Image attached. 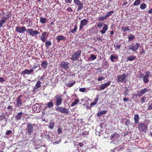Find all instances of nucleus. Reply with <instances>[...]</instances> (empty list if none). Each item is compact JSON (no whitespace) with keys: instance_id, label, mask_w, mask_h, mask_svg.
Here are the masks:
<instances>
[{"instance_id":"f257e3e1","label":"nucleus","mask_w":152,"mask_h":152,"mask_svg":"<svg viewBox=\"0 0 152 152\" xmlns=\"http://www.w3.org/2000/svg\"><path fill=\"white\" fill-rule=\"evenodd\" d=\"M36 128V125L35 124L29 123L27 124L26 133L28 135H31L33 133L34 130Z\"/></svg>"},{"instance_id":"f03ea898","label":"nucleus","mask_w":152,"mask_h":152,"mask_svg":"<svg viewBox=\"0 0 152 152\" xmlns=\"http://www.w3.org/2000/svg\"><path fill=\"white\" fill-rule=\"evenodd\" d=\"M152 75L149 71H146L145 72V74L144 75L143 74L140 73L139 76L140 78H142L143 82L145 83H147L149 81L148 77Z\"/></svg>"},{"instance_id":"7ed1b4c3","label":"nucleus","mask_w":152,"mask_h":152,"mask_svg":"<svg viewBox=\"0 0 152 152\" xmlns=\"http://www.w3.org/2000/svg\"><path fill=\"white\" fill-rule=\"evenodd\" d=\"M128 74H124L121 75H118V76L117 81L118 82H122L126 83L127 81L126 78L128 76Z\"/></svg>"},{"instance_id":"20e7f679","label":"nucleus","mask_w":152,"mask_h":152,"mask_svg":"<svg viewBox=\"0 0 152 152\" xmlns=\"http://www.w3.org/2000/svg\"><path fill=\"white\" fill-rule=\"evenodd\" d=\"M81 51L80 50L75 52L72 55L71 60L73 61H76L79 60L81 55Z\"/></svg>"},{"instance_id":"39448f33","label":"nucleus","mask_w":152,"mask_h":152,"mask_svg":"<svg viewBox=\"0 0 152 152\" xmlns=\"http://www.w3.org/2000/svg\"><path fill=\"white\" fill-rule=\"evenodd\" d=\"M119 136L118 134L116 133L112 134L109 137L110 140H112V141L110 143L116 144L117 143V140L116 141H115L118 139Z\"/></svg>"},{"instance_id":"423d86ee","label":"nucleus","mask_w":152,"mask_h":152,"mask_svg":"<svg viewBox=\"0 0 152 152\" xmlns=\"http://www.w3.org/2000/svg\"><path fill=\"white\" fill-rule=\"evenodd\" d=\"M54 98L55 99V103L56 106L58 107L61 104L62 102V99L61 96L59 95H56Z\"/></svg>"},{"instance_id":"0eeeda50","label":"nucleus","mask_w":152,"mask_h":152,"mask_svg":"<svg viewBox=\"0 0 152 152\" xmlns=\"http://www.w3.org/2000/svg\"><path fill=\"white\" fill-rule=\"evenodd\" d=\"M138 128L140 131L145 132L147 130L148 127L145 124L140 123L138 126Z\"/></svg>"},{"instance_id":"6e6552de","label":"nucleus","mask_w":152,"mask_h":152,"mask_svg":"<svg viewBox=\"0 0 152 152\" xmlns=\"http://www.w3.org/2000/svg\"><path fill=\"white\" fill-rule=\"evenodd\" d=\"M56 111H59L62 113H65L68 114L69 110L66 108H63L62 107H56Z\"/></svg>"},{"instance_id":"1a4fd4ad","label":"nucleus","mask_w":152,"mask_h":152,"mask_svg":"<svg viewBox=\"0 0 152 152\" xmlns=\"http://www.w3.org/2000/svg\"><path fill=\"white\" fill-rule=\"evenodd\" d=\"M76 5H77L78 8L77 10V11L79 12L80 10L83 8V4L81 2L80 0H74Z\"/></svg>"},{"instance_id":"9d476101","label":"nucleus","mask_w":152,"mask_h":152,"mask_svg":"<svg viewBox=\"0 0 152 152\" xmlns=\"http://www.w3.org/2000/svg\"><path fill=\"white\" fill-rule=\"evenodd\" d=\"M149 91L148 88H145L137 92V95L139 97L142 96V94Z\"/></svg>"},{"instance_id":"9b49d317","label":"nucleus","mask_w":152,"mask_h":152,"mask_svg":"<svg viewBox=\"0 0 152 152\" xmlns=\"http://www.w3.org/2000/svg\"><path fill=\"white\" fill-rule=\"evenodd\" d=\"M27 32L28 33L30 36H34V35L38 34L39 33V32L36 30H33L32 29H28L27 30Z\"/></svg>"},{"instance_id":"f8f14e48","label":"nucleus","mask_w":152,"mask_h":152,"mask_svg":"<svg viewBox=\"0 0 152 152\" xmlns=\"http://www.w3.org/2000/svg\"><path fill=\"white\" fill-rule=\"evenodd\" d=\"M111 83V81H108L107 83H105L104 84H101L99 86L100 89H98V90H104L107 86L110 85Z\"/></svg>"},{"instance_id":"ddd939ff","label":"nucleus","mask_w":152,"mask_h":152,"mask_svg":"<svg viewBox=\"0 0 152 152\" xmlns=\"http://www.w3.org/2000/svg\"><path fill=\"white\" fill-rule=\"evenodd\" d=\"M88 21L86 19L82 20L80 21V23L79 27L80 30H82L83 28V26L86 25L88 23Z\"/></svg>"},{"instance_id":"4468645a","label":"nucleus","mask_w":152,"mask_h":152,"mask_svg":"<svg viewBox=\"0 0 152 152\" xmlns=\"http://www.w3.org/2000/svg\"><path fill=\"white\" fill-rule=\"evenodd\" d=\"M48 36V33L45 32L43 33L40 37L41 40L43 42H45Z\"/></svg>"},{"instance_id":"2eb2a0df","label":"nucleus","mask_w":152,"mask_h":152,"mask_svg":"<svg viewBox=\"0 0 152 152\" xmlns=\"http://www.w3.org/2000/svg\"><path fill=\"white\" fill-rule=\"evenodd\" d=\"M69 63L67 62L63 61L59 65L60 67L67 70L69 68Z\"/></svg>"},{"instance_id":"dca6fc26","label":"nucleus","mask_w":152,"mask_h":152,"mask_svg":"<svg viewBox=\"0 0 152 152\" xmlns=\"http://www.w3.org/2000/svg\"><path fill=\"white\" fill-rule=\"evenodd\" d=\"M26 30V27L24 26L20 28L18 26H17L15 29V31L19 33H23Z\"/></svg>"},{"instance_id":"f3484780","label":"nucleus","mask_w":152,"mask_h":152,"mask_svg":"<svg viewBox=\"0 0 152 152\" xmlns=\"http://www.w3.org/2000/svg\"><path fill=\"white\" fill-rule=\"evenodd\" d=\"M108 28V26L106 24H104L103 25V28L102 30L100 31V32L102 34H104L107 30Z\"/></svg>"},{"instance_id":"a211bd4d","label":"nucleus","mask_w":152,"mask_h":152,"mask_svg":"<svg viewBox=\"0 0 152 152\" xmlns=\"http://www.w3.org/2000/svg\"><path fill=\"white\" fill-rule=\"evenodd\" d=\"M41 82L39 81H38L37 83L35 86L34 88L33 91L35 92L37 91V89L38 88L40 87L41 86Z\"/></svg>"},{"instance_id":"6ab92c4d","label":"nucleus","mask_w":152,"mask_h":152,"mask_svg":"<svg viewBox=\"0 0 152 152\" xmlns=\"http://www.w3.org/2000/svg\"><path fill=\"white\" fill-rule=\"evenodd\" d=\"M140 117L138 114H136L134 115V124H138L139 123V120Z\"/></svg>"},{"instance_id":"aec40b11","label":"nucleus","mask_w":152,"mask_h":152,"mask_svg":"<svg viewBox=\"0 0 152 152\" xmlns=\"http://www.w3.org/2000/svg\"><path fill=\"white\" fill-rule=\"evenodd\" d=\"M22 96L20 95L17 98V105L19 107L21 105L22 102H21L22 99H21Z\"/></svg>"},{"instance_id":"412c9836","label":"nucleus","mask_w":152,"mask_h":152,"mask_svg":"<svg viewBox=\"0 0 152 152\" xmlns=\"http://www.w3.org/2000/svg\"><path fill=\"white\" fill-rule=\"evenodd\" d=\"M56 39L57 40L58 42H59L61 40H65L66 38L65 37L60 35L56 37Z\"/></svg>"},{"instance_id":"4be33fe9","label":"nucleus","mask_w":152,"mask_h":152,"mask_svg":"<svg viewBox=\"0 0 152 152\" xmlns=\"http://www.w3.org/2000/svg\"><path fill=\"white\" fill-rule=\"evenodd\" d=\"M33 72V70L31 69H26L22 72V73L23 74L29 75L31 74Z\"/></svg>"},{"instance_id":"5701e85b","label":"nucleus","mask_w":152,"mask_h":152,"mask_svg":"<svg viewBox=\"0 0 152 152\" xmlns=\"http://www.w3.org/2000/svg\"><path fill=\"white\" fill-rule=\"evenodd\" d=\"M22 113H23L21 112H20L18 113L15 117L16 120L18 121L20 120L21 119V117L22 116Z\"/></svg>"},{"instance_id":"b1692460","label":"nucleus","mask_w":152,"mask_h":152,"mask_svg":"<svg viewBox=\"0 0 152 152\" xmlns=\"http://www.w3.org/2000/svg\"><path fill=\"white\" fill-rule=\"evenodd\" d=\"M38 106L39 107V105L38 104H36L33 106V109L34 110L37 111V112L39 111V108Z\"/></svg>"},{"instance_id":"393cba45","label":"nucleus","mask_w":152,"mask_h":152,"mask_svg":"<svg viewBox=\"0 0 152 152\" xmlns=\"http://www.w3.org/2000/svg\"><path fill=\"white\" fill-rule=\"evenodd\" d=\"M6 113H2V114L0 116V121L3 120H6V121H7V118H6Z\"/></svg>"},{"instance_id":"a878e982","label":"nucleus","mask_w":152,"mask_h":152,"mask_svg":"<svg viewBox=\"0 0 152 152\" xmlns=\"http://www.w3.org/2000/svg\"><path fill=\"white\" fill-rule=\"evenodd\" d=\"M140 45L139 43H137L134 46H133V48L134 49V51L135 52L136 51L138 48L140 47Z\"/></svg>"},{"instance_id":"bb28decb","label":"nucleus","mask_w":152,"mask_h":152,"mask_svg":"<svg viewBox=\"0 0 152 152\" xmlns=\"http://www.w3.org/2000/svg\"><path fill=\"white\" fill-rule=\"evenodd\" d=\"M40 21L42 23H45L47 22V20L46 18L42 17H40Z\"/></svg>"},{"instance_id":"cd10ccee","label":"nucleus","mask_w":152,"mask_h":152,"mask_svg":"<svg viewBox=\"0 0 152 152\" xmlns=\"http://www.w3.org/2000/svg\"><path fill=\"white\" fill-rule=\"evenodd\" d=\"M48 63L46 61H43L42 62L41 66L44 68H46L47 66Z\"/></svg>"},{"instance_id":"c85d7f7f","label":"nucleus","mask_w":152,"mask_h":152,"mask_svg":"<svg viewBox=\"0 0 152 152\" xmlns=\"http://www.w3.org/2000/svg\"><path fill=\"white\" fill-rule=\"evenodd\" d=\"M107 112L106 110H103L102 111H101L99 112H98L97 113V116L98 117L100 116L101 115H103L105 114Z\"/></svg>"},{"instance_id":"c756f323","label":"nucleus","mask_w":152,"mask_h":152,"mask_svg":"<svg viewBox=\"0 0 152 152\" xmlns=\"http://www.w3.org/2000/svg\"><path fill=\"white\" fill-rule=\"evenodd\" d=\"M136 58V56H129L128 57V60L132 61L134 60Z\"/></svg>"},{"instance_id":"7c9ffc66","label":"nucleus","mask_w":152,"mask_h":152,"mask_svg":"<svg viewBox=\"0 0 152 152\" xmlns=\"http://www.w3.org/2000/svg\"><path fill=\"white\" fill-rule=\"evenodd\" d=\"M79 102V100L78 99H75V101L72 103L71 104V106L72 107H73L75 106Z\"/></svg>"},{"instance_id":"2f4dec72","label":"nucleus","mask_w":152,"mask_h":152,"mask_svg":"<svg viewBox=\"0 0 152 152\" xmlns=\"http://www.w3.org/2000/svg\"><path fill=\"white\" fill-rule=\"evenodd\" d=\"M47 105L48 107L51 108L53 106V103L52 102V101H51L48 102L47 103Z\"/></svg>"},{"instance_id":"473e14b6","label":"nucleus","mask_w":152,"mask_h":152,"mask_svg":"<svg viewBox=\"0 0 152 152\" xmlns=\"http://www.w3.org/2000/svg\"><path fill=\"white\" fill-rule=\"evenodd\" d=\"M135 38V37L134 35L133 34H130L129 36L128 39L129 40L128 41L129 42Z\"/></svg>"},{"instance_id":"72a5a7b5","label":"nucleus","mask_w":152,"mask_h":152,"mask_svg":"<svg viewBox=\"0 0 152 152\" xmlns=\"http://www.w3.org/2000/svg\"><path fill=\"white\" fill-rule=\"evenodd\" d=\"M45 47L47 48H48L49 46H50L52 44L51 42L49 41H47L45 42Z\"/></svg>"},{"instance_id":"f704fd0d","label":"nucleus","mask_w":152,"mask_h":152,"mask_svg":"<svg viewBox=\"0 0 152 152\" xmlns=\"http://www.w3.org/2000/svg\"><path fill=\"white\" fill-rule=\"evenodd\" d=\"M129 26H126V27H124L123 26L121 28V30H122L124 32L129 31Z\"/></svg>"},{"instance_id":"c9c22d12","label":"nucleus","mask_w":152,"mask_h":152,"mask_svg":"<svg viewBox=\"0 0 152 152\" xmlns=\"http://www.w3.org/2000/svg\"><path fill=\"white\" fill-rule=\"evenodd\" d=\"M75 83V81H74L73 82L71 83H67L66 84V85L67 87H72Z\"/></svg>"},{"instance_id":"e433bc0d","label":"nucleus","mask_w":152,"mask_h":152,"mask_svg":"<svg viewBox=\"0 0 152 152\" xmlns=\"http://www.w3.org/2000/svg\"><path fill=\"white\" fill-rule=\"evenodd\" d=\"M6 22L5 19H3L0 20V28L3 26V24Z\"/></svg>"},{"instance_id":"4c0bfd02","label":"nucleus","mask_w":152,"mask_h":152,"mask_svg":"<svg viewBox=\"0 0 152 152\" xmlns=\"http://www.w3.org/2000/svg\"><path fill=\"white\" fill-rule=\"evenodd\" d=\"M140 3V0H136L134 3V5L137 6L139 5Z\"/></svg>"},{"instance_id":"58836bf2","label":"nucleus","mask_w":152,"mask_h":152,"mask_svg":"<svg viewBox=\"0 0 152 152\" xmlns=\"http://www.w3.org/2000/svg\"><path fill=\"white\" fill-rule=\"evenodd\" d=\"M107 18V17L105 16H102L100 17L99 19V20L100 21H103L105 19Z\"/></svg>"},{"instance_id":"ea45409f","label":"nucleus","mask_w":152,"mask_h":152,"mask_svg":"<svg viewBox=\"0 0 152 152\" xmlns=\"http://www.w3.org/2000/svg\"><path fill=\"white\" fill-rule=\"evenodd\" d=\"M146 7V5L145 4L143 3L141 4L140 6V8L142 9L143 10L145 9Z\"/></svg>"},{"instance_id":"a19ab883","label":"nucleus","mask_w":152,"mask_h":152,"mask_svg":"<svg viewBox=\"0 0 152 152\" xmlns=\"http://www.w3.org/2000/svg\"><path fill=\"white\" fill-rule=\"evenodd\" d=\"M77 27L76 25H75L74 26V28L72 29L70 32L72 33H73L77 29Z\"/></svg>"},{"instance_id":"79ce46f5","label":"nucleus","mask_w":152,"mask_h":152,"mask_svg":"<svg viewBox=\"0 0 152 152\" xmlns=\"http://www.w3.org/2000/svg\"><path fill=\"white\" fill-rule=\"evenodd\" d=\"M96 58V57L95 55L93 54H91L90 55V59L92 60H93Z\"/></svg>"},{"instance_id":"37998d69","label":"nucleus","mask_w":152,"mask_h":152,"mask_svg":"<svg viewBox=\"0 0 152 152\" xmlns=\"http://www.w3.org/2000/svg\"><path fill=\"white\" fill-rule=\"evenodd\" d=\"M114 12L113 11H111L110 12H108L107 13L106 16L107 17V18L109 16L111 15L112 14H113L114 13Z\"/></svg>"},{"instance_id":"c03bdc74","label":"nucleus","mask_w":152,"mask_h":152,"mask_svg":"<svg viewBox=\"0 0 152 152\" xmlns=\"http://www.w3.org/2000/svg\"><path fill=\"white\" fill-rule=\"evenodd\" d=\"M103 23L102 22H100L97 25V27L99 28H101L103 26Z\"/></svg>"},{"instance_id":"a18cd8bd","label":"nucleus","mask_w":152,"mask_h":152,"mask_svg":"<svg viewBox=\"0 0 152 152\" xmlns=\"http://www.w3.org/2000/svg\"><path fill=\"white\" fill-rule=\"evenodd\" d=\"M12 133V131L11 130H9L6 132L5 134L6 135H10Z\"/></svg>"},{"instance_id":"49530a36","label":"nucleus","mask_w":152,"mask_h":152,"mask_svg":"<svg viewBox=\"0 0 152 152\" xmlns=\"http://www.w3.org/2000/svg\"><path fill=\"white\" fill-rule=\"evenodd\" d=\"M86 90V89L85 88H80L79 89V91L81 92H84Z\"/></svg>"},{"instance_id":"de8ad7c7","label":"nucleus","mask_w":152,"mask_h":152,"mask_svg":"<svg viewBox=\"0 0 152 152\" xmlns=\"http://www.w3.org/2000/svg\"><path fill=\"white\" fill-rule=\"evenodd\" d=\"M110 58H111V61H113V62L114 61V60L116 58V57L113 56V55H111L110 56Z\"/></svg>"},{"instance_id":"09e8293b","label":"nucleus","mask_w":152,"mask_h":152,"mask_svg":"<svg viewBox=\"0 0 152 152\" xmlns=\"http://www.w3.org/2000/svg\"><path fill=\"white\" fill-rule=\"evenodd\" d=\"M99 96L98 95H96L94 101V102L96 104L97 103V101L99 99Z\"/></svg>"},{"instance_id":"8fccbe9b","label":"nucleus","mask_w":152,"mask_h":152,"mask_svg":"<svg viewBox=\"0 0 152 152\" xmlns=\"http://www.w3.org/2000/svg\"><path fill=\"white\" fill-rule=\"evenodd\" d=\"M54 126L53 123H50L49 124V127L50 128L53 129Z\"/></svg>"},{"instance_id":"3c124183","label":"nucleus","mask_w":152,"mask_h":152,"mask_svg":"<svg viewBox=\"0 0 152 152\" xmlns=\"http://www.w3.org/2000/svg\"><path fill=\"white\" fill-rule=\"evenodd\" d=\"M84 143H85V144L86 143H85L84 142H80L79 143V145L81 147H82L84 145Z\"/></svg>"},{"instance_id":"603ef678","label":"nucleus","mask_w":152,"mask_h":152,"mask_svg":"<svg viewBox=\"0 0 152 152\" xmlns=\"http://www.w3.org/2000/svg\"><path fill=\"white\" fill-rule=\"evenodd\" d=\"M148 109L150 110H152V104L148 107Z\"/></svg>"},{"instance_id":"864d4df0","label":"nucleus","mask_w":152,"mask_h":152,"mask_svg":"<svg viewBox=\"0 0 152 152\" xmlns=\"http://www.w3.org/2000/svg\"><path fill=\"white\" fill-rule=\"evenodd\" d=\"M104 79V78L103 77H99V78H98V80L99 81H101Z\"/></svg>"},{"instance_id":"5fc2aeb1","label":"nucleus","mask_w":152,"mask_h":152,"mask_svg":"<svg viewBox=\"0 0 152 152\" xmlns=\"http://www.w3.org/2000/svg\"><path fill=\"white\" fill-rule=\"evenodd\" d=\"M7 109L10 110L11 111H12L13 109V108L12 106L10 105L7 107Z\"/></svg>"},{"instance_id":"6e6d98bb","label":"nucleus","mask_w":152,"mask_h":152,"mask_svg":"<svg viewBox=\"0 0 152 152\" xmlns=\"http://www.w3.org/2000/svg\"><path fill=\"white\" fill-rule=\"evenodd\" d=\"M121 45L120 44H119V45H116L115 47H116V49H120V48L121 47Z\"/></svg>"},{"instance_id":"4d7b16f0","label":"nucleus","mask_w":152,"mask_h":152,"mask_svg":"<svg viewBox=\"0 0 152 152\" xmlns=\"http://www.w3.org/2000/svg\"><path fill=\"white\" fill-rule=\"evenodd\" d=\"M4 81V79L1 77H0V83H3Z\"/></svg>"},{"instance_id":"13d9d810","label":"nucleus","mask_w":152,"mask_h":152,"mask_svg":"<svg viewBox=\"0 0 152 152\" xmlns=\"http://www.w3.org/2000/svg\"><path fill=\"white\" fill-rule=\"evenodd\" d=\"M67 10L69 11V12H71L72 11V9L71 7H68L67 9Z\"/></svg>"},{"instance_id":"bf43d9fd","label":"nucleus","mask_w":152,"mask_h":152,"mask_svg":"<svg viewBox=\"0 0 152 152\" xmlns=\"http://www.w3.org/2000/svg\"><path fill=\"white\" fill-rule=\"evenodd\" d=\"M57 131H58V134H59L60 133H61L62 131V129H61V128H59L57 130Z\"/></svg>"},{"instance_id":"052dcab7","label":"nucleus","mask_w":152,"mask_h":152,"mask_svg":"<svg viewBox=\"0 0 152 152\" xmlns=\"http://www.w3.org/2000/svg\"><path fill=\"white\" fill-rule=\"evenodd\" d=\"M65 1L66 3H71L72 1V0H65Z\"/></svg>"},{"instance_id":"680f3d73","label":"nucleus","mask_w":152,"mask_h":152,"mask_svg":"<svg viewBox=\"0 0 152 152\" xmlns=\"http://www.w3.org/2000/svg\"><path fill=\"white\" fill-rule=\"evenodd\" d=\"M129 100V99L127 98H124L123 99V100L124 102L128 101Z\"/></svg>"},{"instance_id":"e2e57ef3","label":"nucleus","mask_w":152,"mask_h":152,"mask_svg":"<svg viewBox=\"0 0 152 152\" xmlns=\"http://www.w3.org/2000/svg\"><path fill=\"white\" fill-rule=\"evenodd\" d=\"M145 96H144L142 97L141 99V102L142 103L144 102L145 99Z\"/></svg>"},{"instance_id":"0e129e2a","label":"nucleus","mask_w":152,"mask_h":152,"mask_svg":"<svg viewBox=\"0 0 152 152\" xmlns=\"http://www.w3.org/2000/svg\"><path fill=\"white\" fill-rule=\"evenodd\" d=\"M46 136V138H47V139H49V138L50 137V136L49 135V134H46V135H45Z\"/></svg>"},{"instance_id":"69168bd1","label":"nucleus","mask_w":152,"mask_h":152,"mask_svg":"<svg viewBox=\"0 0 152 152\" xmlns=\"http://www.w3.org/2000/svg\"><path fill=\"white\" fill-rule=\"evenodd\" d=\"M96 104V103H94V102H92L90 104V105L91 106H93L94 105Z\"/></svg>"},{"instance_id":"338daca9","label":"nucleus","mask_w":152,"mask_h":152,"mask_svg":"<svg viewBox=\"0 0 152 152\" xmlns=\"http://www.w3.org/2000/svg\"><path fill=\"white\" fill-rule=\"evenodd\" d=\"M129 50H132V51H134V49H133V45L132 46V47H129Z\"/></svg>"},{"instance_id":"774afa93","label":"nucleus","mask_w":152,"mask_h":152,"mask_svg":"<svg viewBox=\"0 0 152 152\" xmlns=\"http://www.w3.org/2000/svg\"><path fill=\"white\" fill-rule=\"evenodd\" d=\"M148 12L149 13H152V8L150 10H148Z\"/></svg>"}]
</instances>
